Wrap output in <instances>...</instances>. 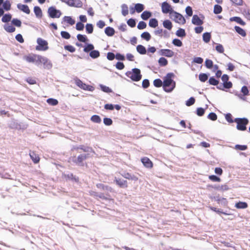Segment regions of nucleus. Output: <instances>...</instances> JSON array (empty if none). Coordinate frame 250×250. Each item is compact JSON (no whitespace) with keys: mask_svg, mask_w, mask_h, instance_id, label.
Segmentation results:
<instances>
[{"mask_svg":"<svg viewBox=\"0 0 250 250\" xmlns=\"http://www.w3.org/2000/svg\"><path fill=\"white\" fill-rule=\"evenodd\" d=\"M174 76L173 73H168L164 78L163 89L166 92H171L175 87L176 83L172 78Z\"/></svg>","mask_w":250,"mask_h":250,"instance_id":"nucleus-1","label":"nucleus"},{"mask_svg":"<svg viewBox=\"0 0 250 250\" xmlns=\"http://www.w3.org/2000/svg\"><path fill=\"white\" fill-rule=\"evenodd\" d=\"M125 75L134 82H138L142 79L141 71L137 68H133L131 71L126 72Z\"/></svg>","mask_w":250,"mask_h":250,"instance_id":"nucleus-2","label":"nucleus"},{"mask_svg":"<svg viewBox=\"0 0 250 250\" xmlns=\"http://www.w3.org/2000/svg\"><path fill=\"white\" fill-rule=\"evenodd\" d=\"M235 123H237L236 128L238 130L245 131L247 129V125L249 123V120L246 118H236L234 120Z\"/></svg>","mask_w":250,"mask_h":250,"instance_id":"nucleus-3","label":"nucleus"},{"mask_svg":"<svg viewBox=\"0 0 250 250\" xmlns=\"http://www.w3.org/2000/svg\"><path fill=\"white\" fill-rule=\"evenodd\" d=\"M37 42L38 44L36 47L37 50L46 51L48 49V42L46 41L43 40L41 38L37 39Z\"/></svg>","mask_w":250,"mask_h":250,"instance_id":"nucleus-4","label":"nucleus"},{"mask_svg":"<svg viewBox=\"0 0 250 250\" xmlns=\"http://www.w3.org/2000/svg\"><path fill=\"white\" fill-rule=\"evenodd\" d=\"M47 13L49 17L51 18H59L62 15L61 11L57 9L53 6H51L48 8Z\"/></svg>","mask_w":250,"mask_h":250,"instance_id":"nucleus-5","label":"nucleus"},{"mask_svg":"<svg viewBox=\"0 0 250 250\" xmlns=\"http://www.w3.org/2000/svg\"><path fill=\"white\" fill-rule=\"evenodd\" d=\"M88 154H82L79 155L77 157H74L72 161L76 165L79 166H83L84 165L83 161L85 160L88 157Z\"/></svg>","mask_w":250,"mask_h":250,"instance_id":"nucleus-6","label":"nucleus"},{"mask_svg":"<svg viewBox=\"0 0 250 250\" xmlns=\"http://www.w3.org/2000/svg\"><path fill=\"white\" fill-rule=\"evenodd\" d=\"M38 61L39 63H42L44 68L49 69L52 67V64L46 57L39 56L37 57Z\"/></svg>","mask_w":250,"mask_h":250,"instance_id":"nucleus-7","label":"nucleus"},{"mask_svg":"<svg viewBox=\"0 0 250 250\" xmlns=\"http://www.w3.org/2000/svg\"><path fill=\"white\" fill-rule=\"evenodd\" d=\"M62 2L66 3L71 7L80 8L83 6V3L80 0H60Z\"/></svg>","mask_w":250,"mask_h":250,"instance_id":"nucleus-8","label":"nucleus"},{"mask_svg":"<svg viewBox=\"0 0 250 250\" xmlns=\"http://www.w3.org/2000/svg\"><path fill=\"white\" fill-rule=\"evenodd\" d=\"M161 7L162 12L165 14L169 13L170 14H172L175 11L173 10L171 5L167 1L163 2L162 3Z\"/></svg>","mask_w":250,"mask_h":250,"instance_id":"nucleus-9","label":"nucleus"},{"mask_svg":"<svg viewBox=\"0 0 250 250\" xmlns=\"http://www.w3.org/2000/svg\"><path fill=\"white\" fill-rule=\"evenodd\" d=\"M174 21L177 23L185 24L186 22V19L181 14L174 11L173 13Z\"/></svg>","mask_w":250,"mask_h":250,"instance_id":"nucleus-10","label":"nucleus"},{"mask_svg":"<svg viewBox=\"0 0 250 250\" xmlns=\"http://www.w3.org/2000/svg\"><path fill=\"white\" fill-rule=\"evenodd\" d=\"M75 83L76 84L80 87L81 88L86 90L88 91H92L93 90V87L91 86L86 84L84 83H83V82L79 79H77L75 80Z\"/></svg>","mask_w":250,"mask_h":250,"instance_id":"nucleus-11","label":"nucleus"},{"mask_svg":"<svg viewBox=\"0 0 250 250\" xmlns=\"http://www.w3.org/2000/svg\"><path fill=\"white\" fill-rule=\"evenodd\" d=\"M159 54L167 57H172L174 56V53L169 49H162L159 51Z\"/></svg>","mask_w":250,"mask_h":250,"instance_id":"nucleus-12","label":"nucleus"},{"mask_svg":"<svg viewBox=\"0 0 250 250\" xmlns=\"http://www.w3.org/2000/svg\"><path fill=\"white\" fill-rule=\"evenodd\" d=\"M114 182L120 188H126L127 187V181L126 180L115 177Z\"/></svg>","mask_w":250,"mask_h":250,"instance_id":"nucleus-13","label":"nucleus"},{"mask_svg":"<svg viewBox=\"0 0 250 250\" xmlns=\"http://www.w3.org/2000/svg\"><path fill=\"white\" fill-rule=\"evenodd\" d=\"M17 6L18 9L22 11L23 12L27 14H30V10L29 9V8L27 5L18 3Z\"/></svg>","mask_w":250,"mask_h":250,"instance_id":"nucleus-14","label":"nucleus"},{"mask_svg":"<svg viewBox=\"0 0 250 250\" xmlns=\"http://www.w3.org/2000/svg\"><path fill=\"white\" fill-rule=\"evenodd\" d=\"M39 56L40 55H29L28 56H24L23 59L26 60L28 62H38L37 57Z\"/></svg>","mask_w":250,"mask_h":250,"instance_id":"nucleus-15","label":"nucleus"},{"mask_svg":"<svg viewBox=\"0 0 250 250\" xmlns=\"http://www.w3.org/2000/svg\"><path fill=\"white\" fill-rule=\"evenodd\" d=\"M192 23L194 25L200 26L203 24V21L197 15H194L192 19Z\"/></svg>","mask_w":250,"mask_h":250,"instance_id":"nucleus-16","label":"nucleus"},{"mask_svg":"<svg viewBox=\"0 0 250 250\" xmlns=\"http://www.w3.org/2000/svg\"><path fill=\"white\" fill-rule=\"evenodd\" d=\"M141 162L144 166L147 168H151L153 167L152 162L147 157H145L142 158Z\"/></svg>","mask_w":250,"mask_h":250,"instance_id":"nucleus-17","label":"nucleus"},{"mask_svg":"<svg viewBox=\"0 0 250 250\" xmlns=\"http://www.w3.org/2000/svg\"><path fill=\"white\" fill-rule=\"evenodd\" d=\"M34 12L37 18L40 19L42 17V10L39 6H36L34 7Z\"/></svg>","mask_w":250,"mask_h":250,"instance_id":"nucleus-18","label":"nucleus"},{"mask_svg":"<svg viewBox=\"0 0 250 250\" xmlns=\"http://www.w3.org/2000/svg\"><path fill=\"white\" fill-rule=\"evenodd\" d=\"M115 32L114 29L111 27L108 26L104 29V33L107 36L111 37L113 36Z\"/></svg>","mask_w":250,"mask_h":250,"instance_id":"nucleus-19","label":"nucleus"},{"mask_svg":"<svg viewBox=\"0 0 250 250\" xmlns=\"http://www.w3.org/2000/svg\"><path fill=\"white\" fill-rule=\"evenodd\" d=\"M3 28L8 33H13L16 30L15 27L9 24H4L3 26Z\"/></svg>","mask_w":250,"mask_h":250,"instance_id":"nucleus-20","label":"nucleus"},{"mask_svg":"<svg viewBox=\"0 0 250 250\" xmlns=\"http://www.w3.org/2000/svg\"><path fill=\"white\" fill-rule=\"evenodd\" d=\"M229 21H235L242 25H245V22L239 17H231L229 19Z\"/></svg>","mask_w":250,"mask_h":250,"instance_id":"nucleus-21","label":"nucleus"},{"mask_svg":"<svg viewBox=\"0 0 250 250\" xmlns=\"http://www.w3.org/2000/svg\"><path fill=\"white\" fill-rule=\"evenodd\" d=\"M151 16L152 13L150 12L145 11L142 13L141 17L143 20L146 21L151 17Z\"/></svg>","mask_w":250,"mask_h":250,"instance_id":"nucleus-22","label":"nucleus"},{"mask_svg":"<svg viewBox=\"0 0 250 250\" xmlns=\"http://www.w3.org/2000/svg\"><path fill=\"white\" fill-rule=\"evenodd\" d=\"M137 51L141 55L146 54V48L142 45H138L136 47Z\"/></svg>","mask_w":250,"mask_h":250,"instance_id":"nucleus-23","label":"nucleus"},{"mask_svg":"<svg viewBox=\"0 0 250 250\" xmlns=\"http://www.w3.org/2000/svg\"><path fill=\"white\" fill-rule=\"evenodd\" d=\"M164 27L167 29L170 30L172 28V22L168 20H165L163 22Z\"/></svg>","mask_w":250,"mask_h":250,"instance_id":"nucleus-24","label":"nucleus"},{"mask_svg":"<svg viewBox=\"0 0 250 250\" xmlns=\"http://www.w3.org/2000/svg\"><path fill=\"white\" fill-rule=\"evenodd\" d=\"M29 155L31 159L34 163L37 164L39 162L40 158L39 156L36 154L34 152L30 153Z\"/></svg>","mask_w":250,"mask_h":250,"instance_id":"nucleus-25","label":"nucleus"},{"mask_svg":"<svg viewBox=\"0 0 250 250\" xmlns=\"http://www.w3.org/2000/svg\"><path fill=\"white\" fill-rule=\"evenodd\" d=\"M11 4L9 0H6L2 3V8L5 11H9L11 9Z\"/></svg>","mask_w":250,"mask_h":250,"instance_id":"nucleus-26","label":"nucleus"},{"mask_svg":"<svg viewBox=\"0 0 250 250\" xmlns=\"http://www.w3.org/2000/svg\"><path fill=\"white\" fill-rule=\"evenodd\" d=\"M235 207L237 208L244 209L248 207V204L246 202H239L235 204Z\"/></svg>","mask_w":250,"mask_h":250,"instance_id":"nucleus-27","label":"nucleus"},{"mask_svg":"<svg viewBox=\"0 0 250 250\" xmlns=\"http://www.w3.org/2000/svg\"><path fill=\"white\" fill-rule=\"evenodd\" d=\"M234 29L236 32L242 37H245L246 36V33L245 31L238 26H235Z\"/></svg>","mask_w":250,"mask_h":250,"instance_id":"nucleus-28","label":"nucleus"},{"mask_svg":"<svg viewBox=\"0 0 250 250\" xmlns=\"http://www.w3.org/2000/svg\"><path fill=\"white\" fill-rule=\"evenodd\" d=\"M211 39V34L209 32H205L203 34V40L206 43L209 42Z\"/></svg>","mask_w":250,"mask_h":250,"instance_id":"nucleus-29","label":"nucleus"},{"mask_svg":"<svg viewBox=\"0 0 250 250\" xmlns=\"http://www.w3.org/2000/svg\"><path fill=\"white\" fill-rule=\"evenodd\" d=\"M148 25L152 28H155L158 26V22L156 19L152 18L149 20Z\"/></svg>","mask_w":250,"mask_h":250,"instance_id":"nucleus-30","label":"nucleus"},{"mask_svg":"<svg viewBox=\"0 0 250 250\" xmlns=\"http://www.w3.org/2000/svg\"><path fill=\"white\" fill-rule=\"evenodd\" d=\"M63 21L71 25H73L75 22V20L70 16H64L63 18Z\"/></svg>","mask_w":250,"mask_h":250,"instance_id":"nucleus-31","label":"nucleus"},{"mask_svg":"<svg viewBox=\"0 0 250 250\" xmlns=\"http://www.w3.org/2000/svg\"><path fill=\"white\" fill-rule=\"evenodd\" d=\"M73 149H80L83 150V151L87 152H91L92 150V149L91 147H88V146H80L78 147H74Z\"/></svg>","mask_w":250,"mask_h":250,"instance_id":"nucleus-32","label":"nucleus"},{"mask_svg":"<svg viewBox=\"0 0 250 250\" xmlns=\"http://www.w3.org/2000/svg\"><path fill=\"white\" fill-rule=\"evenodd\" d=\"M11 18L12 15L10 14H5L3 15L1 19V21L3 22L7 23L11 21Z\"/></svg>","mask_w":250,"mask_h":250,"instance_id":"nucleus-33","label":"nucleus"},{"mask_svg":"<svg viewBox=\"0 0 250 250\" xmlns=\"http://www.w3.org/2000/svg\"><path fill=\"white\" fill-rule=\"evenodd\" d=\"M176 35L179 37L183 38L186 36V33L185 29L179 28L176 32Z\"/></svg>","mask_w":250,"mask_h":250,"instance_id":"nucleus-34","label":"nucleus"},{"mask_svg":"<svg viewBox=\"0 0 250 250\" xmlns=\"http://www.w3.org/2000/svg\"><path fill=\"white\" fill-rule=\"evenodd\" d=\"M158 63L160 66H165L167 63V60L164 57H161L158 60Z\"/></svg>","mask_w":250,"mask_h":250,"instance_id":"nucleus-35","label":"nucleus"},{"mask_svg":"<svg viewBox=\"0 0 250 250\" xmlns=\"http://www.w3.org/2000/svg\"><path fill=\"white\" fill-rule=\"evenodd\" d=\"M144 5L141 3H137L135 5V10L137 13H140L144 10Z\"/></svg>","mask_w":250,"mask_h":250,"instance_id":"nucleus-36","label":"nucleus"},{"mask_svg":"<svg viewBox=\"0 0 250 250\" xmlns=\"http://www.w3.org/2000/svg\"><path fill=\"white\" fill-rule=\"evenodd\" d=\"M122 14L124 16H126L128 14V9L127 5L125 4H123L121 6Z\"/></svg>","mask_w":250,"mask_h":250,"instance_id":"nucleus-37","label":"nucleus"},{"mask_svg":"<svg viewBox=\"0 0 250 250\" xmlns=\"http://www.w3.org/2000/svg\"><path fill=\"white\" fill-rule=\"evenodd\" d=\"M89 56L93 59H96L100 56V52L98 50H93L89 53Z\"/></svg>","mask_w":250,"mask_h":250,"instance_id":"nucleus-38","label":"nucleus"},{"mask_svg":"<svg viewBox=\"0 0 250 250\" xmlns=\"http://www.w3.org/2000/svg\"><path fill=\"white\" fill-rule=\"evenodd\" d=\"M77 38L78 41L83 42H85L88 40L87 37L84 35L78 34Z\"/></svg>","mask_w":250,"mask_h":250,"instance_id":"nucleus-39","label":"nucleus"},{"mask_svg":"<svg viewBox=\"0 0 250 250\" xmlns=\"http://www.w3.org/2000/svg\"><path fill=\"white\" fill-rule=\"evenodd\" d=\"M208 75L206 73H201L199 75V79L202 82H205L208 79Z\"/></svg>","mask_w":250,"mask_h":250,"instance_id":"nucleus-40","label":"nucleus"},{"mask_svg":"<svg viewBox=\"0 0 250 250\" xmlns=\"http://www.w3.org/2000/svg\"><path fill=\"white\" fill-rule=\"evenodd\" d=\"M222 11V7L218 5L215 4L214 6L213 12L215 14H218L221 13Z\"/></svg>","mask_w":250,"mask_h":250,"instance_id":"nucleus-41","label":"nucleus"},{"mask_svg":"<svg viewBox=\"0 0 250 250\" xmlns=\"http://www.w3.org/2000/svg\"><path fill=\"white\" fill-rule=\"evenodd\" d=\"M141 38L143 39L146 40V41H148L151 39V36L150 34L147 32H143L141 35Z\"/></svg>","mask_w":250,"mask_h":250,"instance_id":"nucleus-42","label":"nucleus"},{"mask_svg":"<svg viewBox=\"0 0 250 250\" xmlns=\"http://www.w3.org/2000/svg\"><path fill=\"white\" fill-rule=\"evenodd\" d=\"M86 31L88 34H91L93 31V26L91 23H87L85 26Z\"/></svg>","mask_w":250,"mask_h":250,"instance_id":"nucleus-43","label":"nucleus"},{"mask_svg":"<svg viewBox=\"0 0 250 250\" xmlns=\"http://www.w3.org/2000/svg\"><path fill=\"white\" fill-rule=\"evenodd\" d=\"M219 81L215 79L214 77H211L209 79L208 83L212 85H217L219 84Z\"/></svg>","mask_w":250,"mask_h":250,"instance_id":"nucleus-44","label":"nucleus"},{"mask_svg":"<svg viewBox=\"0 0 250 250\" xmlns=\"http://www.w3.org/2000/svg\"><path fill=\"white\" fill-rule=\"evenodd\" d=\"M91 120L95 123H100L101 122V119L100 117L97 115H93L91 117Z\"/></svg>","mask_w":250,"mask_h":250,"instance_id":"nucleus-45","label":"nucleus"},{"mask_svg":"<svg viewBox=\"0 0 250 250\" xmlns=\"http://www.w3.org/2000/svg\"><path fill=\"white\" fill-rule=\"evenodd\" d=\"M11 23L12 24H13L14 25H15L18 27H20L21 25V21L18 19H15V18L13 19L11 21Z\"/></svg>","mask_w":250,"mask_h":250,"instance_id":"nucleus-46","label":"nucleus"},{"mask_svg":"<svg viewBox=\"0 0 250 250\" xmlns=\"http://www.w3.org/2000/svg\"><path fill=\"white\" fill-rule=\"evenodd\" d=\"M153 84L156 87H160L163 86V83L162 80L160 79H156L153 81Z\"/></svg>","mask_w":250,"mask_h":250,"instance_id":"nucleus-47","label":"nucleus"},{"mask_svg":"<svg viewBox=\"0 0 250 250\" xmlns=\"http://www.w3.org/2000/svg\"><path fill=\"white\" fill-rule=\"evenodd\" d=\"M47 103L51 105L55 106L58 104V101L56 99L49 98L47 100Z\"/></svg>","mask_w":250,"mask_h":250,"instance_id":"nucleus-48","label":"nucleus"},{"mask_svg":"<svg viewBox=\"0 0 250 250\" xmlns=\"http://www.w3.org/2000/svg\"><path fill=\"white\" fill-rule=\"evenodd\" d=\"M94 48V47L92 44H87L86 46H85L83 49V51L85 52H88L89 51H92Z\"/></svg>","mask_w":250,"mask_h":250,"instance_id":"nucleus-49","label":"nucleus"},{"mask_svg":"<svg viewBox=\"0 0 250 250\" xmlns=\"http://www.w3.org/2000/svg\"><path fill=\"white\" fill-rule=\"evenodd\" d=\"M172 42L175 46L177 47H181L183 45L182 42L178 39H173Z\"/></svg>","mask_w":250,"mask_h":250,"instance_id":"nucleus-50","label":"nucleus"},{"mask_svg":"<svg viewBox=\"0 0 250 250\" xmlns=\"http://www.w3.org/2000/svg\"><path fill=\"white\" fill-rule=\"evenodd\" d=\"M101 90L106 93H110L112 92V90L108 86L104 85L103 84H100V85Z\"/></svg>","mask_w":250,"mask_h":250,"instance_id":"nucleus-51","label":"nucleus"},{"mask_svg":"<svg viewBox=\"0 0 250 250\" xmlns=\"http://www.w3.org/2000/svg\"><path fill=\"white\" fill-rule=\"evenodd\" d=\"M234 148L236 150H245L248 148V146L247 145H236Z\"/></svg>","mask_w":250,"mask_h":250,"instance_id":"nucleus-52","label":"nucleus"},{"mask_svg":"<svg viewBox=\"0 0 250 250\" xmlns=\"http://www.w3.org/2000/svg\"><path fill=\"white\" fill-rule=\"evenodd\" d=\"M65 50L68 51L71 53H73L75 51V48L71 45H66L64 46Z\"/></svg>","mask_w":250,"mask_h":250,"instance_id":"nucleus-53","label":"nucleus"},{"mask_svg":"<svg viewBox=\"0 0 250 250\" xmlns=\"http://www.w3.org/2000/svg\"><path fill=\"white\" fill-rule=\"evenodd\" d=\"M208 118L213 121H216L217 119V115L214 112H210L208 116Z\"/></svg>","mask_w":250,"mask_h":250,"instance_id":"nucleus-54","label":"nucleus"},{"mask_svg":"<svg viewBox=\"0 0 250 250\" xmlns=\"http://www.w3.org/2000/svg\"><path fill=\"white\" fill-rule=\"evenodd\" d=\"M127 24L128 25V26H129L130 27H134L136 25V21H135V20L134 19H129L127 21Z\"/></svg>","mask_w":250,"mask_h":250,"instance_id":"nucleus-55","label":"nucleus"},{"mask_svg":"<svg viewBox=\"0 0 250 250\" xmlns=\"http://www.w3.org/2000/svg\"><path fill=\"white\" fill-rule=\"evenodd\" d=\"M195 101V100L194 98L191 97L188 101H186V104L188 106H191L194 104Z\"/></svg>","mask_w":250,"mask_h":250,"instance_id":"nucleus-56","label":"nucleus"},{"mask_svg":"<svg viewBox=\"0 0 250 250\" xmlns=\"http://www.w3.org/2000/svg\"><path fill=\"white\" fill-rule=\"evenodd\" d=\"M146 24L143 21H140L137 25V28L140 30L144 29L146 28Z\"/></svg>","mask_w":250,"mask_h":250,"instance_id":"nucleus-57","label":"nucleus"},{"mask_svg":"<svg viewBox=\"0 0 250 250\" xmlns=\"http://www.w3.org/2000/svg\"><path fill=\"white\" fill-rule=\"evenodd\" d=\"M103 122L105 125L108 126L111 125L113 123V121L111 119L106 117L104 119Z\"/></svg>","mask_w":250,"mask_h":250,"instance_id":"nucleus-58","label":"nucleus"},{"mask_svg":"<svg viewBox=\"0 0 250 250\" xmlns=\"http://www.w3.org/2000/svg\"><path fill=\"white\" fill-rule=\"evenodd\" d=\"M205 66L207 68L210 69L213 66V62L211 60L207 59L205 61Z\"/></svg>","mask_w":250,"mask_h":250,"instance_id":"nucleus-59","label":"nucleus"},{"mask_svg":"<svg viewBox=\"0 0 250 250\" xmlns=\"http://www.w3.org/2000/svg\"><path fill=\"white\" fill-rule=\"evenodd\" d=\"M61 35L62 37L65 39H69L70 38V34L66 31H62L61 32Z\"/></svg>","mask_w":250,"mask_h":250,"instance_id":"nucleus-60","label":"nucleus"},{"mask_svg":"<svg viewBox=\"0 0 250 250\" xmlns=\"http://www.w3.org/2000/svg\"><path fill=\"white\" fill-rule=\"evenodd\" d=\"M215 49L216 50V51L220 53H222L224 52V47L223 46V45L221 44H218L216 47H215Z\"/></svg>","mask_w":250,"mask_h":250,"instance_id":"nucleus-61","label":"nucleus"},{"mask_svg":"<svg viewBox=\"0 0 250 250\" xmlns=\"http://www.w3.org/2000/svg\"><path fill=\"white\" fill-rule=\"evenodd\" d=\"M205 113V109L202 107H198L196 110V114L199 116H202Z\"/></svg>","mask_w":250,"mask_h":250,"instance_id":"nucleus-62","label":"nucleus"},{"mask_svg":"<svg viewBox=\"0 0 250 250\" xmlns=\"http://www.w3.org/2000/svg\"><path fill=\"white\" fill-rule=\"evenodd\" d=\"M76 28L78 31L83 30L84 28V24L81 22H78L76 23Z\"/></svg>","mask_w":250,"mask_h":250,"instance_id":"nucleus-63","label":"nucleus"},{"mask_svg":"<svg viewBox=\"0 0 250 250\" xmlns=\"http://www.w3.org/2000/svg\"><path fill=\"white\" fill-rule=\"evenodd\" d=\"M243 14L245 15V17L248 20L250 21V9H245L243 11Z\"/></svg>","mask_w":250,"mask_h":250,"instance_id":"nucleus-64","label":"nucleus"}]
</instances>
